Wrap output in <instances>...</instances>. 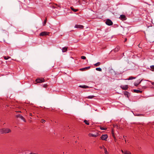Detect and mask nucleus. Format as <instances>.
Wrapping results in <instances>:
<instances>
[{"instance_id": "obj_1", "label": "nucleus", "mask_w": 154, "mask_h": 154, "mask_svg": "<svg viewBox=\"0 0 154 154\" xmlns=\"http://www.w3.org/2000/svg\"><path fill=\"white\" fill-rule=\"evenodd\" d=\"M11 130L8 128H4L0 130V132L1 134H7L11 132Z\"/></svg>"}, {"instance_id": "obj_2", "label": "nucleus", "mask_w": 154, "mask_h": 154, "mask_svg": "<svg viewBox=\"0 0 154 154\" xmlns=\"http://www.w3.org/2000/svg\"><path fill=\"white\" fill-rule=\"evenodd\" d=\"M108 137V135L106 134H103L100 137V139L106 141Z\"/></svg>"}, {"instance_id": "obj_3", "label": "nucleus", "mask_w": 154, "mask_h": 154, "mask_svg": "<svg viewBox=\"0 0 154 154\" xmlns=\"http://www.w3.org/2000/svg\"><path fill=\"white\" fill-rule=\"evenodd\" d=\"M105 23L106 24L109 26L112 25L113 24L112 21L109 19H107L106 20Z\"/></svg>"}, {"instance_id": "obj_4", "label": "nucleus", "mask_w": 154, "mask_h": 154, "mask_svg": "<svg viewBox=\"0 0 154 154\" xmlns=\"http://www.w3.org/2000/svg\"><path fill=\"white\" fill-rule=\"evenodd\" d=\"M88 135L90 137H96L99 135V134L97 132H96L94 134L93 133H90Z\"/></svg>"}, {"instance_id": "obj_5", "label": "nucleus", "mask_w": 154, "mask_h": 154, "mask_svg": "<svg viewBox=\"0 0 154 154\" xmlns=\"http://www.w3.org/2000/svg\"><path fill=\"white\" fill-rule=\"evenodd\" d=\"M49 32H42L40 33L39 34V35L40 36H45L47 35H48Z\"/></svg>"}, {"instance_id": "obj_6", "label": "nucleus", "mask_w": 154, "mask_h": 154, "mask_svg": "<svg viewBox=\"0 0 154 154\" xmlns=\"http://www.w3.org/2000/svg\"><path fill=\"white\" fill-rule=\"evenodd\" d=\"M35 81L37 83H41L42 82H43L45 81V80L44 79H36Z\"/></svg>"}, {"instance_id": "obj_7", "label": "nucleus", "mask_w": 154, "mask_h": 154, "mask_svg": "<svg viewBox=\"0 0 154 154\" xmlns=\"http://www.w3.org/2000/svg\"><path fill=\"white\" fill-rule=\"evenodd\" d=\"M16 117L17 118H19L21 119L24 122H26V120L25 118L21 115L20 114H18L16 116Z\"/></svg>"}, {"instance_id": "obj_8", "label": "nucleus", "mask_w": 154, "mask_h": 154, "mask_svg": "<svg viewBox=\"0 0 154 154\" xmlns=\"http://www.w3.org/2000/svg\"><path fill=\"white\" fill-rule=\"evenodd\" d=\"M120 87L123 90H126L128 88V85H122L120 86Z\"/></svg>"}, {"instance_id": "obj_9", "label": "nucleus", "mask_w": 154, "mask_h": 154, "mask_svg": "<svg viewBox=\"0 0 154 154\" xmlns=\"http://www.w3.org/2000/svg\"><path fill=\"white\" fill-rule=\"evenodd\" d=\"M119 18L122 20H125L127 19V18L124 15H121L120 16Z\"/></svg>"}, {"instance_id": "obj_10", "label": "nucleus", "mask_w": 154, "mask_h": 154, "mask_svg": "<svg viewBox=\"0 0 154 154\" xmlns=\"http://www.w3.org/2000/svg\"><path fill=\"white\" fill-rule=\"evenodd\" d=\"M84 26L82 25H76L75 26V28H79L82 29H83Z\"/></svg>"}, {"instance_id": "obj_11", "label": "nucleus", "mask_w": 154, "mask_h": 154, "mask_svg": "<svg viewBox=\"0 0 154 154\" xmlns=\"http://www.w3.org/2000/svg\"><path fill=\"white\" fill-rule=\"evenodd\" d=\"M91 67L90 66H88L84 68H81L79 69V70L81 71H83L84 70H88L90 69Z\"/></svg>"}, {"instance_id": "obj_12", "label": "nucleus", "mask_w": 154, "mask_h": 154, "mask_svg": "<svg viewBox=\"0 0 154 154\" xmlns=\"http://www.w3.org/2000/svg\"><path fill=\"white\" fill-rule=\"evenodd\" d=\"M142 80H141L140 81V80H139L138 81H137V82H135L134 83V85L136 86H137L138 85L140 84V83L142 81Z\"/></svg>"}, {"instance_id": "obj_13", "label": "nucleus", "mask_w": 154, "mask_h": 154, "mask_svg": "<svg viewBox=\"0 0 154 154\" xmlns=\"http://www.w3.org/2000/svg\"><path fill=\"white\" fill-rule=\"evenodd\" d=\"M124 94L125 96H127V97H128L130 95L129 93L127 91H124Z\"/></svg>"}, {"instance_id": "obj_14", "label": "nucleus", "mask_w": 154, "mask_h": 154, "mask_svg": "<svg viewBox=\"0 0 154 154\" xmlns=\"http://www.w3.org/2000/svg\"><path fill=\"white\" fill-rule=\"evenodd\" d=\"M68 47H64L62 48V51L63 52H66L67 51Z\"/></svg>"}, {"instance_id": "obj_15", "label": "nucleus", "mask_w": 154, "mask_h": 154, "mask_svg": "<svg viewBox=\"0 0 154 154\" xmlns=\"http://www.w3.org/2000/svg\"><path fill=\"white\" fill-rule=\"evenodd\" d=\"M134 91L135 93H141L142 92V91L139 90L134 89Z\"/></svg>"}, {"instance_id": "obj_16", "label": "nucleus", "mask_w": 154, "mask_h": 154, "mask_svg": "<svg viewBox=\"0 0 154 154\" xmlns=\"http://www.w3.org/2000/svg\"><path fill=\"white\" fill-rule=\"evenodd\" d=\"M70 8L74 12H77L78 11V9H74L72 7H70Z\"/></svg>"}, {"instance_id": "obj_17", "label": "nucleus", "mask_w": 154, "mask_h": 154, "mask_svg": "<svg viewBox=\"0 0 154 154\" xmlns=\"http://www.w3.org/2000/svg\"><path fill=\"white\" fill-rule=\"evenodd\" d=\"M5 60H7L9 59H10L11 58L10 57H9L8 56H3V57Z\"/></svg>"}, {"instance_id": "obj_18", "label": "nucleus", "mask_w": 154, "mask_h": 154, "mask_svg": "<svg viewBox=\"0 0 154 154\" xmlns=\"http://www.w3.org/2000/svg\"><path fill=\"white\" fill-rule=\"evenodd\" d=\"M79 87L80 88H88V86L86 85H80L79 86Z\"/></svg>"}, {"instance_id": "obj_19", "label": "nucleus", "mask_w": 154, "mask_h": 154, "mask_svg": "<svg viewBox=\"0 0 154 154\" xmlns=\"http://www.w3.org/2000/svg\"><path fill=\"white\" fill-rule=\"evenodd\" d=\"M100 64H101V63L100 62H98L97 63L94 64V65L96 66H99V65H100Z\"/></svg>"}, {"instance_id": "obj_20", "label": "nucleus", "mask_w": 154, "mask_h": 154, "mask_svg": "<svg viewBox=\"0 0 154 154\" xmlns=\"http://www.w3.org/2000/svg\"><path fill=\"white\" fill-rule=\"evenodd\" d=\"M84 122H85V123L87 125H89V122L87 120H84Z\"/></svg>"}, {"instance_id": "obj_21", "label": "nucleus", "mask_w": 154, "mask_h": 154, "mask_svg": "<svg viewBox=\"0 0 154 154\" xmlns=\"http://www.w3.org/2000/svg\"><path fill=\"white\" fill-rule=\"evenodd\" d=\"M104 150L105 154H108V152H107L106 148L104 147Z\"/></svg>"}, {"instance_id": "obj_22", "label": "nucleus", "mask_w": 154, "mask_h": 154, "mask_svg": "<svg viewBox=\"0 0 154 154\" xmlns=\"http://www.w3.org/2000/svg\"><path fill=\"white\" fill-rule=\"evenodd\" d=\"M124 154H131L130 152L128 151H125L124 152Z\"/></svg>"}, {"instance_id": "obj_23", "label": "nucleus", "mask_w": 154, "mask_h": 154, "mask_svg": "<svg viewBox=\"0 0 154 154\" xmlns=\"http://www.w3.org/2000/svg\"><path fill=\"white\" fill-rule=\"evenodd\" d=\"M135 78H136L135 77H132V76H130L128 78V80H132L133 79H134Z\"/></svg>"}, {"instance_id": "obj_24", "label": "nucleus", "mask_w": 154, "mask_h": 154, "mask_svg": "<svg viewBox=\"0 0 154 154\" xmlns=\"http://www.w3.org/2000/svg\"><path fill=\"white\" fill-rule=\"evenodd\" d=\"M120 49V47L119 46H117L115 49V51H118Z\"/></svg>"}, {"instance_id": "obj_25", "label": "nucleus", "mask_w": 154, "mask_h": 154, "mask_svg": "<svg viewBox=\"0 0 154 154\" xmlns=\"http://www.w3.org/2000/svg\"><path fill=\"white\" fill-rule=\"evenodd\" d=\"M94 97V96L93 95H90L88 96L87 98L89 99H92Z\"/></svg>"}, {"instance_id": "obj_26", "label": "nucleus", "mask_w": 154, "mask_h": 154, "mask_svg": "<svg viewBox=\"0 0 154 154\" xmlns=\"http://www.w3.org/2000/svg\"><path fill=\"white\" fill-rule=\"evenodd\" d=\"M96 70L100 72L102 71V69L100 68H96Z\"/></svg>"}, {"instance_id": "obj_27", "label": "nucleus", "mask_w": 154, "mask_h": 154, "mask_svg": "<svg viewBox=\"0 0 154 154\" xmlns=\"http://www.w3.org/2000/svg\"><path fill=\"white\" fill-rule=\"evenodd\" d=\"M100 128L101 129V130H106L107 129V128H104V127H100Z\"/></svg>"}, {"instance_id": "obj_28", "label": "nucleus", "mask_w": 154, "mask_h": 154, "mask_svg": "<svg viewBox=\"0 0 154 154\" xmlns=\"http://www.w3.org/2000/svg\"><path fill=\"white\" fill-rule=\"evenodd\" d=\"M46 20H47V19L46 18L44 22V23L43 24V25L44 26H45V24H46V21H47Z\"/></svg>"}, {"instance_id": "obj_29", "label": "nucleus", "mask_w": 154, "mask_h": 154, "mask_svg": "<svg viewBox=\"0 0 154 154\" xmlns=\"http://www.w3.org/2000/svg\"><path fill=\"white\" fill-rule=\"evenodd\" d=\"M41 122L42 123H45V121L43 119H42L41 120Z\"/></svg>"}, {"instance_id": "obj_30", "label": "nucleus", "mask_w": 154, "mask_h": 154, "mask_svg": "<svg viewBox=\"0 0 154 154\" xmlns=\"http://www.w3.org/2000/svg\"><path fill=\"white\" fill-rule=\"evenodd\" d=\"M81 58L82 59H85L86 58L85 56H82L81 57Z\"/></svg>"}, {"instance_id": "obj_31", "label": "nucleus", "mask_w": 154, "mask_h": 154, "mask_svg": "<svg viewBox=\"0 0 154 154\" xmlns=\"http://www.w3.org/2000/svg\"><path fill=\"white\" fill-rule=\"evenodd\" d=\"M48 85H47V84H44V85H43V87L45 88H46L47 86Z\"/></svg>"}, {"instance_id": "obj_32", "label": "nucleus", "mask_w": 154, "mask_h": 154, "mask_svg": "<svg viewBox=\"0 0 154 154\" xmlns=\"http://www.w3.org/2000/svg\"><path fill=\"white\" fill-rule=\"evenodd\" d=\"M150 67L151 69L154 70V65L151 66Z\"/></svg>"}, {"instance_id": "obj_33", "label": "nucleus", "mask_w": 154, "mask_h": 154, "mask_svg": "<svg viewBox=\"0 0 154 154\" xmlns=\"http://www.w3.org/2000/svg\"><path fill=\"white\" fill-rule=\"evenodd\" d=\"M112 136L114 137V138H115V135H114V133H113V130L112 131Z\"/></svg>"}, {"instance_id": "obj_34", "label": "nucleus", "mask_w": 154, "mask_h": 154, "mask_svg": "<svg viewBox=\"0 0 154 154\" xmlns=\"http://www.w3.org/2000/svg\"><path fill=\"white\" fill-rule=\"evenodd\" d=\"M104 147H104V146H100V149H102L103 148L104 149Z\"/></svg>"}, {"instance_id": "obj_35", "label": "nucleus", "mask_w": 154, "mask_h": 154, "mask_svg": "<svg viewBox=\"0 0 154 154\" xmlns=\"http://www.w3.org/2000/svg\"><path fill=\"white\" fill-rule=\"evenodd\" d=\"M29 154H38L37 153H34L31 152V153H30Z\"/></svg>"}, {"instance_id": "obj_36", "label": "nucleus", "mask_w": 154, "mask_h": 154, "mask_svg": "<svg viewBox=\"0 0 154 154\" xmlns=\"http://www.w3.org/2000/svg\"><path fill=\"white\" fill-rule=\"evenodd\" d=\"M29 115H30V116H33L32 115V113H30V114H29Z\"/></svg>"}, {"instance_id": "obj_37", "label": "nucleus", "mask_w": 154, "mask_h": 154, "mask_svg": "<svg viewBox=\"0 0 154 154\" xmlns=\"http://www.w3.org/2000/svg\"><path fill=\"white\" fill-rule=\"evenodd\" d=\"M151 84H152V85H154V82H152V83H151Z\"/></svg>"}, {"instance_id": "obj_38", "label": "nucleus", "mask_w": 154, "mask_h": 154, "mask_svg": "<svg viewBox=\"0 0 154 154\" xmlns=\"http://www.w3.org/2000/svg\"><path fill=\"white\" fill-rule=\"evenodd\" d=\"M121 151H122V152L123 153H124V152H123V150H121Z\"/></svg>"}, {"instance_id": "obj_39", "label": "nucleus", "mask_w": 154, "mask_h": 154, "mask_svg": "<svg viewBox=\"0 0 154 154\" xmlns=\"http://www.w3.org/2000/svg\"><path fill=\"white\" fill-rule=\"evenodd\" d=\"M126 137V136H123V138H125Z\"/></svg>"}, {"instance_id": "obj_40", "label": "nucleus", "mask_w": 154, "mask_h": 154, "mask_svg": "<svg viewBox=\"0 0 154 154\" xmlns=\"http://www.w3.org/2000/svg\"><path fill=\"white\" fill-rule=\"evenodd\" d=\"M127 41V38H125V42L126 41Z\"/></svg>"}, {"instance_id": "obj_41", "label": "nucleus", "mask_w": 154, "mask_h": 154, "mask_svg": "<svg viewBox=\"0 0 154 154\" xmlns=\"http://www.w3.org/2000/svg\"><path fill=\"white\" fill-rule=\"evenodd\" d=\"M75 143H77V141H75Z\"/></svg>"}, {"instance_id": "obj_42", "label": "nucleus", "mask_w": 154, "mask_h": 154, "mask_svg": "<svg viewBox=\"0 0 154 154\" xmlns=\"http://www.w3.org/2000/svg\"><path fill=\"white\" fill-rule=\"evenodd\" d=\"M18 112H21V111H19Z\"/></svg>"}, {"instance_id": "obj_43", "label": "nucleus", "mask_w": 154, "mask_h": 154, "mask_svg": "<svg viewBox=\"0 0 154 154\" xmlns=\"http://www.w3.org/2000/svg\"><path fill=\"white\" fill-rule=\"evenodd\" d=\"M55 5H57V4H55Z\"/></svg>"}, {"instance_id": "obj_44", "label": "nucleus", "mask_w": 154, "mask_h": 154, "mask_svg": "<svg viewBox=\"0 0 154 154\" xmlns=\"http://www.w3.org/2000/svg\"><path fill=\"white\" fill-rule=\"evenodd\" d=\"M125 142H126V140H125Z\"/></svg>"}]
</instances>
